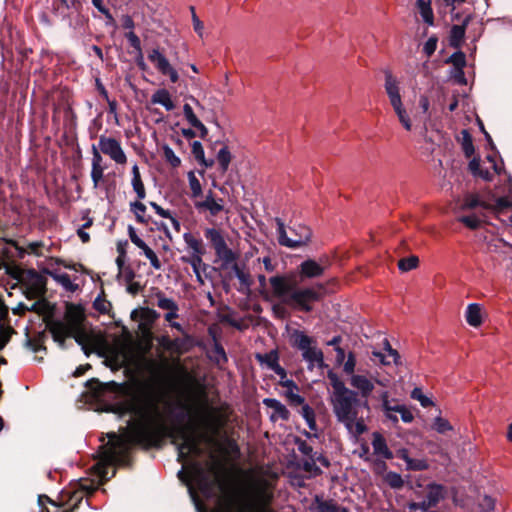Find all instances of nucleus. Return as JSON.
<instances>
[{
    "label": "nucleus",
    "mask_w": 512,
    "mask_h": 512,
    "mask_svg": "<svg viewBox=\"0 0 512 512\" xmlns=\"http://www.w3.org/2000/svg\"><path fill=\"white\" fill-rule=\"evenodd\" d=\"M320 512H338V506L331 502H324L319 505Z\"/></svg>",
    "instance_id": "69168bd1"
},
{
    "label": "nucleus",
    "mask_w": 512,
    "mask_h": 512,
    "mask_svg": "<svg viewBox=\"0 0 512 512\" xmlns=\"http://www.w3.org/2000/svg\"><path fill=\"white\" fill-rule=\"evenodd\" d=\"M187 178H188V183H189V187L191 190V197L193 199H197L200 196H202V185H201L199 179L197 178L195 172L189 171L187 174Z\"/></svg>",
    "instance_id": "72a5a7b5"
},
{
    "label": "nucleus",
    "mask_w": 512,
    "mask_h": 512,
    "mask_svg": "<svg viewBox=\"0 0 512 512\" xmlns=\"http://www.w3.org/2000/svg\"><path fill=\"white\" fill-rule=\"evenodd\" d=\"M292 345L302 352L303 359L308 363V369L314 367L323 368L325 366L323 352L317 348L314 340L299 330L291 334Z\"/></svg>",
    "instance_id": "423d86ee"
},
{
    "label": "nucleus",
    "mask_w": 512,
    "mask_h": 512,
    "mask_svg": "<svg viewBox=\"0 0 512 512\" xmlns=\"http://www.w3.org/2000/svg\"><path fill=\"white\" fill-rule=\"evenodd\" d=\"M183 239L191 251V255L189 257H196V256L202 257L203 249H202L201 241L199 239L195 238L190 233H185L183 235Z\"/></svg>",
    "instance_id": "7c9ffc66"
},
{
    "label": "nucleus",
    "mask_w": 512,
    "mask_h": 512,
    "mask_svg": "<svg viewBox=\"0 0 512 512\" xmlns=\"http://www.w3.org/2000/svg\"><path fill=\"white\" fill-rule=\"evenodd\" d=\"M151 102L163 106L167 111H171L175 108L174 102L168 90L158 89L152 97Z\"/></svg>",
    "instance_id": "4be33fe9"
},
{
    "label": "nucleus",
    "mask_w": 512,
    "mask_h": 512,
    "mask_svg": "<svg viewBox=\"0 0 512 512\" xmlns=\"http://www.w3.org/2000/svg\"><path fill=\"white\" fill-rule=\"evenodd\" d=\"M469 170L472 173V175L475 177H479L485 181L492 180V174L489 171L484 170L480 167V162H479V159H477V158H473L469 162Z\"/></svg>",
    "instance_id": "2f4dec72"
},
{
    "label": "nucleus",
    "mask_w": 512,
    "mask_h": 512,
    "mask_svg": "<svg viewBox=\"0 0 512 512\" xmlns=\"http://www.w3.org/2000/svg\"><path fill=\"white\" fill-rule=\"evenodd\" d=\"M54 265H63L65 268L73 269L75 271L78 270V268H76V264L70 265V264H67V263H65L64 261H62L61 259H58V258H51L49 260V262H48V267L47 268H54L53 267Z\"/></svg>",
    "instance_id": "e2e57ef3"
},
{
    "label": "nucleus",
    "mask_w": 512,
    "mask_h": 512,
    "mask_svg": "<svg viewBox=\"0 0 512 512\" xmlns=\"http://www.w3.org/2000/svg\"><path fill=\"white\" fill-rule=\"evenodd\" d=\"M126 410L132 414L128 426L119 436L109 435V447L103 461L94 466L101 480L107 479L109 464L117 461L130 444H153L167 435L177 446L179 459L185 462L187 457L198 455L201 451L199 445L202 436L199 430L215 433L223 423V415L218 410L198 401L190 411L188 424L174 425L167 430L155 398L142 384L133 387ZM183 470L192 497L196 488L207 493L210 483L217 484L222 494L221 505L227 512H255L266 505L273 495L275 475L268 470H252L225 482L220 481L214 467L204 470L198 464L188 466L183 463Z\"/></svg>",
    "instance_id": "f257e3e1"
},
{
    "label": "nucleus",
    "mask_w": 512,
    "mask_h": 512,
    "mask_svg": "<svg viewBox=\"0 0 512 512\" xmlns=\"http://www.w3.org/2000/svg\"><path fill=\"white\" fill-rule=\"evenodd\" d=\"M436 47L437 40L435 38H429L423 46V51L427 56H431L435 52Z\"/></svg>",
    "instance_id": "052dcab7"
},
{
    "label": "nucleus",
    "mask_w": 512,
    "mask_h": 512,
    "mask_svg": "<svg viewBox=\"0 0 512 512\" xmlns=\"http://www.w3.org/2000/svg\"><path fill=\"white\" fill-rule=\"evenodd\" d=\"M99 146H92V167H91V178L94 187H98L99 183L103 179L104 168L102 166V156Z\"/></svg>",
    "instance_id": "dca6fc26"
},
{
    "label": "nucleus",
    "mask_w": 512,
    "mask_h": 512,
    "mask_svg": "<svg viewBox=\"0 0 512 512\" xmlns=\"http://www.w3.org/2000/svg\"><path fill=\"white\" fill-rule=\"evenodd\" d=\"M50 331L55 341L63 344L67 337H75L78 332L69 326L66 322H55L51 325Z\"/></svg>",
    "instance_id": "6ab92c4d"
},
{
    "label": "nucleus",
    "mask_w": 512,
    "mask_h": 512,
    "mask_svg": "<svg viewBox=\"0 0 512 512\" xmlns=\"http://www.w3.org/2000/svg\"><path fill=\"white\" fill-rule=\"evenodd\" d=\"M42 247H43V243L41 241H34V242L28 243L26 248H21L19 250H20V253L27 252L29 254H34L35 256H41V255H43L42 250H41Z\"/></svg>",
    "instance_id": "09e8293b"
},
{
    "label": "nucleus",
    "mask_w": 512,
    "mask_h": 512,
    "mask_svg": "<svg viewBox=\"0 0 512 512\" xmlns=\"http://www.w3.org/2000/svg\"><path fill=\"white\" fill-rule=\"evenodd\" d=\"M384 354L394 363L395 365L400 364V355L399 353L392 348L389 341L387 339L383 342Z\"/></svg>",
    "instance_id": "a18cd8bd"
},
{
    "label": "nucleus",
    "mask_w": 512,
    "mask_h": 512,
    "mask_svg": "<svg viewBox=\"0 0 512 512\" xmlns=\"http://www.w3.org/2000/svg\"><path fill=\"white\" fill-rule=\"evenodd\" d=\"M372 355L379 360L382 365H390L392 361L383 352L373 351Z\"/></svg>",
    "instance_id": "338daca9"
},
{
    "label": "nucleus",
    "mask_w": 512,
    "mask_h": 512,
    "mask_svg": "<svg viewBox=\"0 0 512 512\" xmlns=\"http://www.w3.org/2000/svg\"><path fill=\"white\" fill-rule=\"evenodd\" d=\"M351 390L356 393V397L360 396L364 399V406L368 407V398L373 394L375 385L386 386V382L377 377H372L368 373L358 372L348 378Z\"/></svg>",
    "instance_id": "6e6552de"
},
{
    "label": "nucleus",
    "mask_w": 512,
    "mask_h": 512,
    "mask_svg": "<svg viewBox=\"0 0 512 512\" xmlns=\"http://www.w3.org/2000/svg\"><path fill=\"white\" fill-rule=\"evenodd\" d=\"M178 317H179L178 311H169V312H166L164 315V319L169 323V325L172 328H175L180 333H184V329H183L182 325L179 322L175 321V319H177Z\"/></svg>",
    "instance_id": "49530a36"
},
{
    "label": "nucleus",
    "mask_w": 512,
    "mask_h": 512,
    "mask_svg": "<svg viewBox=\"0 0 512 512\" xmlns=\"http://www.w3.org/2000/svg\"><path fill=\"white\" fill-rule=\"evenodd\" d=\"M411 397L418 400L423 407H428L433 404L432 400L425 396L420 388H414L411 393Z\"/></svg>",
    "instance_id": "603ef678"
},
{
    "label": "nucleus",
    "mask_w": 512,
    "mask_h": 512,
    "mask_svg": "<svg viewBox=\"0 0 512 512\" xmlns=\"http://www.w3.org/2000/svg\"><path fill=\"white\" fill-rule=\"evenodd\" d=\"M11 335L10 328H2L0 330V350L6 345Z\"/></svg>",
    "instance_id": "0e129e2a"
},
{
    "label": "nucleus",
    "mask_w": 512,
    "mask_h": 512,
    "mask_svg": "<svg viewBox=\"0 0 512 512\" xmlns=\"http://www.w3.org/2000/svg\"><path fill=\"white\" fill-rule=\"evenodd\" d=\"M419 258L415 255H411L407 258H403L398 262V268L401 272H408L418 267Z\"/></svg>",
    "instance_id": "ea45409f"
},
{
    "label": "nucleus",
    "mask_w": 512,
    "mask_h": 512,
    "mask_svg": "<svg viewBox=\"0 0 512 512\" xmlns=\"http://www.w3.org/2000/svg\"><path fill=\"white\" fill-rule=\"evenodd\" d=\"M335 352H336V363L338 365H342V363L344 362V360L347 357L344 349L341 348L340 346H337V347H335Z\"/></svg>",
    "instance_id": "774afa93"
},
{
    "label": "nucleus",
    "mask_w": 512,
    "mask_h": 512,
    "mask_svg": "<svg viewBox=\"0 0 512 512\" xmlns=\"http://www.w3.org/2000/svg\"><path fill=\"white\" fill-rule=\"evenodd\" d=\"M278 241L280 245L295 249L306 246L312 237V231L303 224H295L286 230L284 222L280 218H276Z\"/></svg>",
    "instance_id": "39448f33"
},
{
    "label": "nucleus",
    "mask_w": 512,
    "mask_h": 512,
    "mask_svg": "<svg viewBox=\"0 0 512 512\" xmlns=\"http://www.w3.org/2000/svg\"><path fill=\"white\" fill-rule=\"evenodd\" d=\"M83 318L84 314L80 306L74 304L67 305L64 322L77 332H79Z\"/></svg>",
    "instance_id": "a211bd4d"
},
{
    "label": "nucleus",
    "mask_w": 512,
    "mask_h": 512,
    "mask_svg": "<svg viewBox=\"0 0 512 512\" xmlns=\"http://www.w3.org/2000/svg\"><path fill=\"white\" fill-rule=\"evenodd\" d=\"M181 260L183 262H186V263H189L192 268H193V272L195 273V276L197 278V280L203 284L204 281L202 279V276H201V268L202 267H205V264L203 263L202 261V257H186V256H183L181 257Z\"/></svg>",
    "instance_id": "473e14b6"
},
{
    "label": "nucleus",
    "mask_w": 512,
    "mask_h": 512,
    "mask_svg": "<svg viewBox=\"0 0 512 512\" xmlns=\"http://www.w3.org/2000/svg\"><path fill=\"white\" fill-rule=\"evenodd\" d=\"M416 5L419 9V13L425 23L428 25H433L434 23V15L431 8V1H425V0H417Z\"/></svg>",
    "instance_id": "c756f323"
},
{
    "label": "nucleus",
    "mask_w": 512,
    "mask_h": 512,
    "mask_svg": "<svg viewBox=\"0 0 512 512\" xmlns=\"http://www.w3.org/2000/svg\"><path fill=\"white\" fill-rule=\"evenodd\" d=\"M285 388V396L292 405H301L304 403V398L299 395L298 387L292 380H285L281 382Z\"/></svg>",
    "instance_id": "5701e85b"
},
{
    "label": "nucleus",
    "mask_w": 512,
    "mask_h": 512,
    "mask_svg": "<svg viewBox=\"0 0 512 512\" xmlns=\"http://www.w3.org/2000/svg\"><path fill=\"white\" fill-rule=\"evenodd\" d=\"M263 403L267 407L274 410L272 418L278 417V418H281L284 420L288 419L289 412H288L287 408L278 400L273 399V398H266L263 400Z\"/></svg>",
    "instance_id": "cd10ccee"
},
{
    "label": "nucleus",
    "mask_w": 512,
    "mask_h": 512,
    "mask_svg": "<svg viewBox=\"0 0 512 512\" xmlns=\"http://www.w3.org/2000/svg\"><path fill=\"white\" fill-rule=\"evenodd\" d=\"M148 59L162 75L168 76L172 83H176L179 80L177 70L159 49H152L148 55Z\"/></svg>",
    "instance_id": "f8f14e48"
},
{
    "label": "nucleus",
    "mask_w": 512,
    "mask_h": 512,
    "mask_svg": "<svg viewBox=\"0 0 512 512\" xmlns=\"http://www.w3.org/2000/svg\"><path fill=\"white\" fill-rule=\"evenodd\" d=\"M325 268L312 259L303 261L300 264V273L307 278L319 277L324 273Z\"/></svg>",
    "instance_id": "412c9836"
},
{
    "label": "nucleus",
    "mask_w": 512,
    "mask_h": 512,
    "mask_svg": "<svg viewBox=\"0 0 512 512\" xmlns=\"http://www.w3.org/2000/svg\"><path fill=\"white\" fill-rule=\"evenodd\" d=\"M20 281L33 296L41 295L45 292L46 279L34 270L21 272Z\"/></svg>",
    "instance_id": "ddd939ff"
},
{
    "label": "nucleus",
    "mask_w": 512,
    "mask_h": 512,
    "mask_svg": "<svg viewBox=\"0 0 512 512\" xmlns=\"http://www.w3.org/2000/svg\"><path fill=\"white\" fill-rule=\"evenodd\" d=\"M484 315V310L480 304L470 303L467 305L465 310V319L471 327H480L483 323Z\"/></svg>",
    "instance_id": "f3484780"
},
{
    "label": "nucleus",
    "mask_w": 512,
    "mask_h": 512,
    "mask_svg": "<svg viewBox=\"0 0 512 512\" xmlns=\"http://www.w3.org/2000/svg\"><path fill=\"white\" fill-rule=\"evenodd\" d=\"M301 405H302L301 414H302L303 418L306 420L308 426L311 429H314L315 428V417H314L313 410L309 407V405H307L305 403H303Z\"/></svg>",
    "instance_id": "de8ad7c7"
},
{
    "label": "nucleus",
    "mask_w": 512,
    "mask_h": 512,
    "mask_svg": "<svg viewBox=\"0 0 512 512\" xmlns=\"http://www.w3.org/2000/svg\"><path fill=\"white\" fill-rule=\"evenodd\" d=\"M327 376L332 386L329 401L335 417L341 423H351L358 415L356 393L349 389L334 371H328Z\"/></svg>",
    "instance_id": "f03ea898"
},
{
    "label": "nucleus",
    "mask_w": 512,
    "mask_h": 512,
    "mask_svg": "<svg viewBox=\"0 0 512 512\" xmlns=\"http://www.w3.org/2000/svg\"><path fill=\"white\" fill-rule=\"evenodd\" d=\"M343 372L350 378L352 375H355L357 372L355 371L357 366V359L353 352H349L347 354L346 359L342 363Z\"/></svg>",
    "instance_id": "e433bc0d"
},
{
    "label": "nucleus",
    "mask_w": 512,
    "mask_h": 512,
    "mask_svg": "<svg viewBox=\"0 0 512 512\" xmlns=\"http://www.w3.org/2000/svg\"><path fill=\"white\" fill-rule=\"evenodd\" d=\"M429 467V464L427 462L426 459L424 458H417V459H414L412 458V461H409V465L407 466V470H412V471H421V470H426L428 469Z\"/></svg>",
    "instance_id": "3c124183"
},
{
    "label": "nucleus",
    "mask_w": 512,
    "mask_h": 512,
    "mask_svg": "<svg viewBox=\"0 0 512 512\" xmlns=\"http://www.w3.org/2000/svg\"><path fill=\"white\" fill-rule=\"evenodd\" d=\"M183 113L188 123L192 127L200 130L202 136H205L207 134L208 130L206 126L197 118L192 107L189 104H184Z\"/></svg>",
    "instance_id": "393cba45"
},
{
    "label": "nucleus",
    "mask_w": 512,
    "mask_h": 512,
    "mask_svg": "<svg viewBox=\"0 0 512 512\" xmlns=\"http://www.w3.org/2000/svg\"><path fill=\"white\" fill-rule=\"evenodd\" d=\"M192 153L196 160L202 165H204L206 168L211 167L213 165V160L207 161L205 159V152L201 142L194 141L192 143Z\"/></svg>",
    "instance_id": "f704fd0d"
},
{
    "label": "nucleus",
    "mask_w": 512,
    "mask_h": 512,
    "mask_svg": "<svg viewBox=\"0 0 512 512\" xmlns=\"http://www.w3.org/2000/svg\"><path fill=\"white\" fill-rule=\"evenodd\" d=\"M43 273L50 276L67 292L74 293L79 289V285L75 283L76 278L71 279L68 274L61 273L56 268H45Z\"/></svg>",
    "instance_id": "4468645a"
},
{
    "label": "nucleus",
    "mask_w": 512,
    "mask_h": 512,
    "mask_svg": "<svg viewBox=\"0 0 512 512\" xmlns=\"http://www.w3.org/2000/svg\"><path fill=\"white\" fill-rule=\"evenodd\" d=\"M99 149L118 165L127 163V156L120 142L112 137L101 135L99 137Z\"/></svg>",
    "instance_id": "9d476101"
},
{
    "label": "nucleus",
    "mask_w": 512,
    "mask_h": 512,
    "mask_svg": "<svg viewBox=\"0 0 512 512\" xmlns=\"http://www.w3.org/2000/svg\"><path fill=\"white\" fill-rule=\"evenodd\" d=\"M449 62H451L454 65L456 70L463 69L464 66L466 65L465 54L461 51L455 52L450 56Z\"/></svg>",
    "instance_id": "8fccbe9b"
},
{
    "label": "nucleus",
    "mask_w": 512,
    "mask_h": 512,
    "mask_svg": "<svg viewBox=\"0 0 512 512\" xmlns=\"http://www.w3.org/2000/svg\"><path fill=\"white\" fill-rule=\"evenodd\" d=\"M385 482L391 486L392 488L399 489L403 487L404 481L402 479V476L399 473L396 472H388L384 476Z\"/></svg>",
    "instance_id": "79ce46f5"
},
{
    "label": "nucleus",
    "mask_w": 512,
    "mask_h": 512,
    "mask_svg": "<svg viewBox=\"0 0 512 512\" xmlns=\"http://www.w3.org/2000/svg\"><path fill=\"white\" fill-rule=\"evenodd\" d=\"M165 161L173 168L181 165V159L175 154L174 150L167 144L161 146Z\"/></svg>",
    "instance_id": "c9c22d12"
},
{
    "label": "nucleus",
    "mask_w": 512,
    "mask_h": 512,
    "mask_svg": "<svg viewBox=\"0 0 512 512\" xmlns=\"http://www.w3.org/2000/svg\"><path fill=\"white\" fill-rule=\"evenodd\" d=\"M328 465V460L319 454L315 459L306 460L303 464V468L306 472L316 475L320 472L321 467H327Z\"/></svg>",
    "instance_id": "a878e982"
},
{
    "label": "nucleus",
    "mask_w": 512,
    "mask_h": 512,
    "mask_svg": "<svg viewBox=\"0 0 512 512\" xmlns=\"http://www.w3.org/2000/svg\"><path fill=\"white\" fill-rule=\"evenodd\" d=\"M231 153L227 146H223L217 153V161L222 172H226L231 162Z\"/></svg>",
    "instance_id": "4c0bfd02"
},
{
    "label": "nucleus",
    "mask_w": 512,
    "mask_h": 512,
    "mask_svg": "<svg viewBox=\"0 0 512 512\" xmlns=\"http://www.w3.org/2000/svg\"><path fill=\"white\" fill-rule=\"evenodd\" d=\"M384 76V89L389 102L403 128L406 131H411L412 121L402 101L400 83L390 70H386Z\"/></svg>",
    "instance_id": "20e7f679"
},
{
    "label": "nucleus",
    "mask_w": 512,
    "mask_h": 512,
    "mask_svg": "<svg viewBox=\"0 0 512 512\" xmlns=\"http://www.w3.org/2000/svg\"><path fill=\"white\" fill-rule=\"evenodd\" d=\"M465 35V29L462 26H453L451 29V43L458 45Z\"/></svg>",
    "instance_id": "864d4df0"
},
{
    "label": "nucleus",
    "mask_w": 512,
    "mask_h": 512,
    "mask_svg": "<svg viewBox=\"0 0 512 512\" xmlns=\"http://www.w3.org/2000/svg\"><path fill=\"white\" fill-rule=\"evenodd\" d=\"M426 497L418 502L408 503L410 511L427 512L430 508L435 507L446 496V489L444 486L437 483H430L425 487Z\"/></svg>",
    "instance_id": "1a4fd4ad"
},
{
    "label": "nucleus",
    "mask_w": 512,
    "mask_h": 512,
    "mask_svg": "<svg viewBox=\"0 0 512 512\" xmlns=\"http://www.w3.org/2000/svg\"><path fill=\"white\" fill-rule=\"evenodd\" d=\"M269 282L273 295L295 309L309 312L312 310L311 303L319 298L318 293L312 288H294L285 276L271 277Z\"/></svg>",
    "instance_id": "7ed1b4c3"
},
{
    "label": "nucleus",
    "mask_w": 512,
    "mask_h": 512,
    "mask_svg": "<svg viewBox=\"0 0 512 512\" xmlns=\"http://www.w3.org/2000/svg\"><path fill=\"white\" fill-rule=\"evenodd\" d=\"M398 413L404 423H411L414 420L412 411L405 405H401V408L398 409Z\"/></svg>",
    "instance_id": "bf43d9fd"
},
{
    "label": "nucleus",
    "mask_w": 512,
    "mask_h": 512,
    "mask_svg": "<svg viewBox=\"0 0 512 512\" xmlns=\"http://www.w3.org/2000/svg\"><path fill=\"white\" fill-rule=\"evenodd\" d=\"M150 205L152 206V208L155 210V212L159 216H161L163 218H169L172 222V225L175 227V229L179 230V228H180L179 222L171 215V213L168 210L163 209L161 206H159L158 204H156L154 202H151Z\"/></svg>",
    "instance_id": "c03bdc74"
},
{
    "label": "nucleus",
    "mask_w": 512,
    "mask_h": 512,
    "mask_svg": "<svg viewBox=\"0 0 512 512\" xmlns=\"http://www.w3.org/2000/svg\"><path fill=\"white\" fill-rule=\"evenodd\" d=\"M128 231L132 243L135 244L139 249L143 248L146 243L136 234L135 229L130 226Z\"/></svg>",
    "instance_id": "680f3d73"
},
{
    "label": "nucleus",
    "mask_w": 512,
    "mask_h": 512,
    "mask_svg": "<svg viewBox=\"0 0 512 512\" xmlns=\"http://www.w3.org/2000/svg\"><path fill=\"white\" fill-rule=\"evenodd\" d=\"M126 38L129 41L130 45L137 51V53L141 55V43L138 36L134 33V31H129L126 34Z\"/></svg>",
    "instance_id": "13d9d810"
},
{
    "label": "nucleus",
    "mask_w": 512,
    "mask_h": 512,
    "mask_svg": "<svg viewBox=\"0 0 512 512\" xmlns=\"http://www.w3.org/2000/svg\"><path fill=\"white\" fill-rule=\"evenodd\" d=\"M143 359L144 352L129 341L117 344L109 356V361L116 367L139 368Z\"/></svg>",
    "instance_id": "0eeeda50"
},
{
    "label": "nucleus",
    "mask_w": 512,
    "mask_h": 512,
    "mask_svg": "<svg viewBox=\"0 0 512 512\" xmlns=\"http://www.w3.org/2000/svg\"><path fill=\"white\" fill-rule=\"evenodd\" d=\"M481 205L477 195H467L463 204L461 205L462 210L472 209Z\"/></svg>",
    "instance_id": "6e6d98bb"
},
{
    "label": "nucleus",
    "mask_w": 512,
    "mask_h": 512,
    "mask_svg": "<svg viewBox=\"0 0 512 512\" xmlns=\"http://www.w3.org/2000/svg\"><path fill=\"white\" fill-rule=\"evenodd\" d=\"M257 358L261 363L266 364L268 368L275 371L282 378L285 377L286 373L284 369L278 364V356L275 352H270L265 355H257Z\"/></svg>",
    "instance_id": "b1692460"
},
{
    "label": "nucleus",
    "mask_w": 512,
    "mask_h": 512,
    "mask_svg": "<svg viewBox=\"0 0 512 512\" xmlns=\"http://www.w3.org/2000/svg\"><path fill=\"white\" fill-rule=\"evenodd\" d=\"M459 221L470 229H477L481 224V220L475 215L460 217Z\"/></svg>",
    "instance_id": "5fc2aeb1"
},
{
    "label": "nucleus",
    "mask_w": 512,
    "mask_h": 512,
    "mask_svg": "<svg viewBox=\"0 0 512 512\" xmlns=\"http://www.w3.org/2000/svg\"><path fill=\"white\" fill-rule=\"evenodd\" d=\"M372 437H373L372 447H373L374 453L378 456L385 458V459H391L393 457V454L390 451V449L388 448L384 437L378 432H374L372 434Z\"/></svg>",
    "instance_id": "aec40b11"
},
{
    "label": "nucleus",
    "mask_w": 512,
    "mask_h": 512,
    "mask_svg": "<svg viewBox=\"0 0 512 512\" xmlns=\"http://www.w3.org/2000/svg\"><path fill=\"white\" fill-rule=\"evenodd\" d=\"M154 296L157 300L156 305L160 309L166 312L179 311L177 303L172 298L167 297L163 292L157 291Z\"/></svg>",
    "instance_id": "c85d7f7f"
},
{
    "label": "nucleus",
    "mask_w": 512,
    "mask_h": 512,
    "mask_svg": "<svg viewBox=\"0 0 512 512\" xmlns=\"http://www.w3.org/2000/svg\"><path fill=\"white\" fill-rule=\"evenodd\" d=\"M432 427L439 434H445L453 430V426L450 422L441 416L435 417Z\"/></svg>",
    "instance_id": "a19ab883"
},
{
    "label": "nucleus",
    "mask_w": 512,
    "mask_h": 512,
    "mask_svg": "<svg viewBox=\"0 0 512 512\" xmlns=\"http://www.w3.org/2000/svg\"><path fill=\"white\" fill-rule=\"evenodd\" d=\"M206 238L212 243L217 256L225 263H232L235 261L236 256L231 249L227 247L225 239L221 233L216 229H207L205 232Z\"/></svg>",
    "instance_id": "9b49d317"
},
{
    "label": "nucleus",
    "mask_w": 512,
    "mask_h": 512,
    "mask_svg": "<svg viewBox=\"0 0 512 512\" xmlns=\"http://www.w3.org/2000/svg\"><path fill=\"white\" fill-rule=\"evenodd\" d=\"M131 210L133 211V213L135 214L136 218L140 221V222H143L144 221V214H145V211H146V207L143 203L141 202H134L131 204Z\"/></svg>",
    "instance_id": "4d7b16f0"
},
{
    "label": "nucleus",
    "mask_w": 512,
    "mask_h": 512,
    "mask_svg": "<svg viewBox=\"0 0 512 512\" xmlns=\"http://www.w3.org/2000/svg\"><path fill=\"white\" fill-rule=\"evenodd\" d=\"M347 430L355 435H360L367 430L363 419L358 418V415L351 421V423H343Z\"/></svg>",
    "instance_id": "58836bf2"
},
{
    "label": "nucleus",
    "mask_w": 512,
    "mask_h": 512,
    "mask_svg": "<svg viewBox=\"0 0 512 512\" xmlns=\"http://www.w3.org/2000/svg\"><path fill=\"white\" fill-rule=\"evenodd\" d=\"M141 250L143 251L146 258L150 261L151 266L155 270H160L162 266L156 253L147 244H145Z\"/></svg>",
    "instance_id": "37998d69"
},
{
    "label": "nucleus",
    "mask_w": 512,
    "mask_h": 512,
    "mask_svg": "<svg viewBox=\"0 0 512 512\" xmlns=\"http://www.w3.org/2000/svg\"><path fill=\"white\" fill-rule=\"evenodd\" d=\"M195 207L199 210H207L213 216L224 210V201L216 199L212 191H208L203 201H196Z\"/></svg>",
    "instance_id": "2eb2a0df"
},
{
    "label": "nucleus",
    "mask_w": 512,
    "mask_h": 512,
    "mask_svg": "<svg viewBox=\"0 0 512 512\" xmlns=\"http://www.w3.org/2000/svg\"><path fill=\"white\" fill-rule=\"evenodd\" d=\"M131 184H132L133 190L137 194V197L139 199H144L146 196L145 187H144V184L141 179L139 167L136 163L132 166Z\"/></svg>",
    "instance_id": "bb28decb"
}]
</instances>
